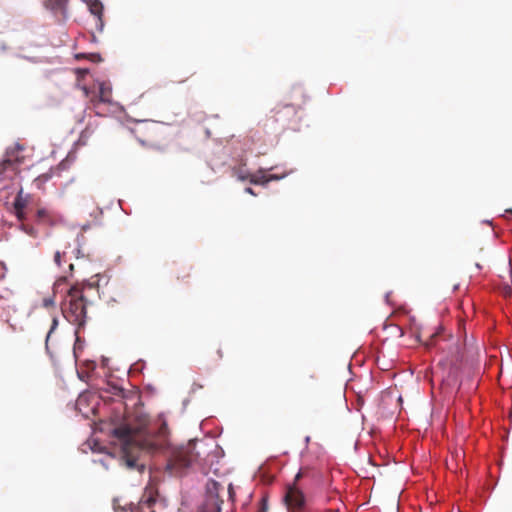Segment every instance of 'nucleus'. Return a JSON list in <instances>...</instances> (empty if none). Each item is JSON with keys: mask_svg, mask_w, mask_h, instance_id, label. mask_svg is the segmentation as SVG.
Returning <instances> with one entry per match:
<instances>
[{"mask_svg": "<svg viewBox=\"0 0 512 512\" xmlns=\"http://www.w3.org/2000/svg\"><path fill=\"white\" fill-rule=\"evenodd\" d=\"M54 305V297H47L43 299V306L44 307H51Z\"/></svg>", "mask_w": 512, "mask_h": 512, "instance_id": "nucleus-21", "label": "nucleus"}, {"mask_svg": "<svg viewBox=\"0 0 512 512\" xmlns=\"http://www.w3.org/2000/svg\"><path fill=\"white\" fill-rule=\"evenodd\" d=\"M67 2L68 0H43V5L54 13L64 14Z\"/></svg>", "mask_w": 512, "mask_h": 512, "instance_id": "nucleus-10", "label": "nucleus"}, {"mask_svg": "<svg viewBox=\"0 0 512 512\" xmlns=\"http://www.w3.org/2000/svg\"><path fill=\"white\" fill-rule=\"evenodd\" d=\"M225 492L226 488L223 484L215 480H208L205 500L198 512H221Z\"/></svg>", "mask_w": 512, "mask_h": 512, "instance_id": "nucleus-4", "label": "nucleus"}, {"mask_svg": "<svg viewBox=\"0 0 512 512\" xmlns=\"http://www.w3.org/2000/svg\"><path fill=\"white\" fill-rule=\"evenodd\" d=\"M89 9L91 11V13L95 16H97V20L99 22H102V13H103V5L101 2L95 0L94 2H92L90 5H89Z\"/></svg>", "mask_w": 512, "mask_h": 512, "instance_id": "nucleus-12", "label": "nucleus"}, {"mask_svg": "<svg viewBox=\"0 0 512 512\" xmlns=\"http://www.w3.org/2000/svg\"><path fill=\"white\" fill-rule=\"evenodd\" d=\"M438 337H439V333H438V332L432 333V334L429 336V338H428V340L426 341V343H425V344H426V346H427V347H432V346L436 345V340H437V338H438Z\"/></svg>", "mask_w": 512, "mask_h": 512, "instance_id": "nucleus-18", "label": "nucleus"}, {"mask_svg": "<svg viewBox=\"0 0 512 512\" xmlns=\"http://www.w3.org/2000/svg\"><path fill=\"white\" fill-rule=\"evenodd\" d=\"M51 173H44L39 175L34 181L38 187H40L41 184L48 181L51 178Z\"/></svg>", "mask_w": 512, "mask_h": 512, "instance_id": "nucleus-17", "label": "nucleus"}, {"mask_svg": "<svg viewBox=\"0 0 512 512\" xmlns=\"http://www.w3.org/2000/svg\"><path fill=\"white\" fill-rule=\"evenodd\" d=\"M286 175H287V173H283L282 175L269 174V175H267V181L269 183L270 181L280 180V179L284 178Z\"/></svg>", "mask_w": 512, "mask_h": 512, "instance_id": "nucleus-20", "label": "nucleus"}, {"mask_svg": "<svg viewBox=\"0 0 512 512\" xmlns=\"http://www.w3.org/2000/svg\"><path fill=\"white\" fill-rule=\"evenodd\" d=\"M15 211V215L17 216V218L19 220H24L25 219V216H24V209H21V210H14Z\"/></svg>", "mask_w": 512, "mask_h": 512, "instance_id": "nucleus-23", "label": "nucleus"}, {"mask_svg": "<svg viewBox=\"0 0 512 512\" xmlns=\"http://www.w3.org/2000/svg\"><path fill=\"white\" fill-rule=\"evenodd\" d=\"M284 501L290 512H305L306 510L305 495L295 484L288 486Z\"/></svg>", "mask_w": 512, "mask_h": 512, "instance_id": "nucleus-6", "label": "nucleus"}, {"mask_svg": "<svg viewBox=\"0 0 512 512\" xmlns=\"http://www.w3.org/2000/svg\"><path fill=\"white\" fill-rule=\"evenodd\" d=\"M506 212H509V213H511V214H512V210H507Z\"/></svg>", "mask_w": 512, "mask_h": 512, "instance_id": "nucleus-30", "label": "nucleus"}, {"mask_svg": "<svg viewBox=\"0 0 512 512\" xmlns=\"http://www.w3.org/2000/svg\"><path fill=\"white\" fill-rule=\"evenodd\" d=\"M158 492L154 489H146L142 499L139 501L137 505H131L130 511L131 512H155L153 510V505L157 501Z\"/></svg>", "mask_w": 512, "mask_h": 512, "instance_id": "nucleus-7", "label": "nucleus"}, {"mask_svg": "<svg viewBox=\"0 0 512 512\" xmlns=\"http://www.w3.org/2000/svg\"><path fill=\"white\" fill-rule=\"evenodd\" d=\"M302 477V473L301 472H298L295 476V479H294V483L295 485H297L296 483L300 480V478Z\"/></svg>", "mask_w": 512, "mask_h": 512, "instance_id": "nucleus-27", "label": "nucleus"}, {"mask_svg": "<svg viewBox=\"0 0 512 512\" xmlns=\"http://www.w3.org/2000/svg\"><path fill=\"white\" fill-rule=\"evenodd\" d=\"M217 354H218L219 359H221V358L223 357V354H222L221 349H219V350L217 351Z\"/></svg>", "mask_w": 512, "mask_h": 512, "instance_id": "nucleus-29", "label": "nucleus"}, {"mask_svg": "<svg viewBox=\"0 0 512 512\" xmlns=\"http://www.w3.org/2000/svg\"><path fill=\"white\" fill-rule=\"evenodd\" d=\"M233 176H235L239 181L249 180L251 174L244 171L242 168H234Z\"/></svg>", "mask_w": 512, "mask_h": 512, "instance_id": "nucleus-14", "label": "nucleus"}, {"mask_svg": "<svg viewBox=\"0 0 512 512\" xmlns=\"http://www.w3.org/2000/svg\"><path fill=\"white\" fill-rule=\"evenodd\" d=\"M61 257H62V253L57 251L54 255V262L58 265V266H61Z\"/></svg>", "mask_w": 512, "mask_h": 512, "instance_id": "nucleus-22", "label": "nucleus"}, {"mask_svg": "<svg viewBox=\"0 0 512 512\" xmlns=\"http://www.w3.org/2000/svg\"><path fill=\"white\" fill-rule=\"evenodd\" d=\"M249 182L251 184L255 185H266L268 183L267 181V174L265 173L264 169H259L256 174H251L249 178Z\"/></svg>", "mask_w": 512, "mask_h": 512, "instance_id": "nucleus-11", "label": "nucleus"}, {"mask_svg": "<svg viewBox=\"0 0 512 512\" xmlns=\"http://www.w3.org/2000/svg\"><path fill=\"white\" fill-rule=\"evenodd\" d=\"M22 150L23 148L19 144L7 148L4 158L0 162V181L16 173L23 159V157L20 156Z\"/></svg>", "mask_w": 512, "mask_h": 512, "instance_id": "nucleus-5", "label": "nucleus"}, {"mask_svg": "<svg viewBox=\"0 0 512 512\" xmlns=\"http://www.w3.org/2000/svg\"><path fill=\"white\" fill-rule=\"evenodd\" d=\"M227 492H228V494H229V497H230L231 499H233V497H234V491H233V486H232V484H231V483H230V484L228 485V487H227Z\"/></svg>", "mask_w": 512, "mask_h": 512, "instance_id": "nucleus-24", "label": "nucleus"}, {"mask_svg": "<svg viewBox=\"0 0 512 512\" xmlns=\"http://www.w3.org/2000/svg\"><path fill=\"white\" fill-rule=\"evenodd\" d=\"M92 133H93V130H91L90 127H86L85 130L82 131L79 141L82 144H86L88 138L91 136Z\"/></svg>", "mask_w": 512, "mask_h": 512, "instance_id": "nucleus-15", "label": "nucleus"}, {"mask_svg": "<svg viewBox=\"0 0 512 512\" xmlns=\"http://www.w3.org/2000/svg\"><path fill=\"white\" fill-rule=\"evenodd\" d=\"M156 127L154 122H142L135 129V133L139 140L144 143L153 139V129Z\"/></svg>", "mask_w": 512, "mask_h": 512, "instance_id": "nucleus-9", "label": "nucleus"}, {"mask_svg": "<svg viewBox=\"0 0 512 512\" xmlns=\"http://www.w3.org/2000/svg\"><path fill=\"white\" fill-rule=\"evenodd\" d=\"M290 100L292 103L278 105L263 122V128L269 131H284L294 128L297 124L299 109L305 104L306 96L301 87H295L291 91Z\"/></svg>", "mask_w": 512, "mask_h": 512, "instance_id": "nucleus-2", "label": "nucleus"}, {"mask_svg": "<svg viewBox=\"0 0 512 512\" xmlns=\"http://www.w3.org/2000/svg\"><path fill=\"white\" fill-rule=\"evenodd\" d=\"M13 206H14V210H21V209L25 208L26 203L20 194L15 198Z\"/></svg>", "mask_w": 512, "mask_h": 512, "instance_id": "nucleus-16", "label": "nucleus"}, {"mask_svg": "<svg viewBox=\"0 0 512 512\" xmlns=\"http://www.w3.org/2000/svg\"><path fill=\"white\" fill-rule=\"evenodd\" d=\"M94 284L76 285L69 289L67 297L62 304V313L66 320L77 327L76 334L84 328L87 319V306L89 301L86 293L89 290H97Z\"/></svg>", "mask_w": 512, "mask_h": 512, "instance_id": "nucleus-3", "label": "nucleus"}, {"mask_svg": "<svg viewBox=\"0 0 512 512\" xmlns=\"http://www.w3.org/2000/svg\"><path fill=\"white\" fill-rule=\"evenodd\" d=\"M37 218L39 221H45L48 218V212L45 209H39L37 211Z\"/></svg>", "mask_w": 512, "mask_h": 512, "instance_id": "nucleus-19", "label": "nucleus"}, {"mask_svg": "<svg viewBox=\"0 0 512 512\" xmlns=\"http://www.w3.org/2000/svg\"><path fill=\"white\" fill-rule=\"evenodd\" d=\"M112 102V87L109 82H98V94L91 98V103L94 107L99 103Z\"/></svg>", "mask_w": 512, "mask_h": 512, "instance_id": "nucleus-8", "label": "nucleus"}, {"mask_svg": "<svg viewBox=\"0 0 512 512\" xmlns=\"http://www.w3.org/2000/svg\"><path fill=\"white\" fill-rule=\"evenodd\" d=\"M57 327H58V319H57V317H53L50 329L45 338V348H46L47 352H49V345H48L49 339L51 337V334L57 329Z\"/></svg>", "mask_w": 512, "mask_h": 512, "instance_id": "nucleus-13", "label": "nucleus"}, {"mask_svg": "<svg viewBox=\"0 0 512 512\" xmlns=\"http://www.w3.org/2000/svg\"><path fill=\"white\" fill-rule=\"evenodd\" d=\"M245 192L250 194V195H253V196L256 195L254 190L252 188H250V187L245 188Z\"/></svg>", "mask_w": 512, "mask_h": 512, "instance_id": "nucleus-28", "label": "nucleus"}, {"mask_svg": "<svg viewBox=\"0 0 512 512\" xmlns=\"http://www.w3.org/2000/svg\"><path fill=\"white\" fill-rule=\"evenodd\" d=\"M114 509L117 511L118 509H121L123 512H127V509L125 507H120L117 505L116 500L114 501Z\"/></svg>", "mask_w": 512, "mask_h": 512, "instance_id": "nucleus-26", "label": "nucleus"}, {"mask_svg": "<svg viewBox=\"0 0 512 512\" xmlns=\"http://www.w3.org/2000/svg\"><path fill=\"white\" fill-rule=\"evenodd\" d=\"M111 435L113 443L119 445L128 458L129 465H132L139 451L158 453L169 448L166 470L170 475L181 476L194 464L203 466L202 452L197 447L202 442L191 440L186 445L170 446L167 424L163 422L155 433L149 429V418L146 415L126 420L113 428Z\"/></svg>", "mask_w": 512, "mask_h": 512, "instance_id": "nucleus-1", "label": "nucleus"}, {"mask_svg": "<svg viewBox=\"0 0 512 512\" xmlns=\"http://www.w3.org/2000/svg\"><path fill=\"white\" fill-rule=\"evenodd\" d=\"M511 293H512V289H511V287H510L509 285H506V286L504 287V294H505V295H510Z\"/></svg>", "mask_w": 512, "mask_h": 512, "instance_id": "nucleus-25", "label": "nucleus"}]
</instances>
